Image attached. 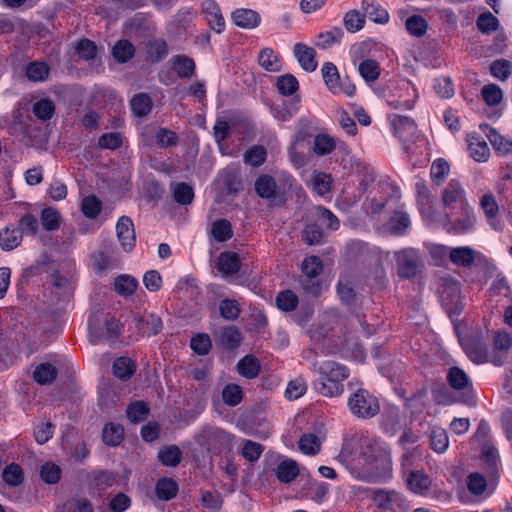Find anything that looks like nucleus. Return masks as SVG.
<instances>
[{"label": "nucleus", "mask_w": 512, "mask_h": 512, "mask_svg": "<svg viewBox=\"0 0 512 512\" xmlns=\"http://www.w3.org/2000/svg\"><path fill=\"white\" fill-rule=\"evenodd\" d=\"M325 85L333 94H339L342 89L337 67L332 62H326L321 68Z\"/></svg>", "instance_id": "28"}, {"label": "nucleus", "mask_w": 512, "mask_h": 512, "mask_svg": "<svg viewBox=\"0 0 512 512\" xmlns=\"http://www.w3.org/2000/svg\"><path fill=\"white\" fill-rule=\"evenodd\" d=\"M471 206L466 197V190L458 180H450V213L455 215L456 209Z\"/></svg>", "instance_id": "25"}, {"label": "nucleus", "mask_w": 512, "mask_h": 512, "mask_svg": "<svg viewBox=\"0 0 512 512\" xmlns=\"http://www.w3.org/2000/svg\"><path fill=\"white\" fill-rule=\"evenodd\" d=\"M371 500L377 508L387 512H408L409 509L406 498L395 490L375 489Z\"/></svg>", "instance_id": "6"}, {"label": "nucleus", "mask_w": 512, "mask_h": 512, "mask_svg": "<svg viewBox=\"0 0 512 512\" xmlns=\"http://www.w3.org/2000/svg\"><path fill=\"white\" fill-rule=\"evenodd\" d=\"M126 414L130 422L139 423L148 416L149 407L143 401H136L128 406Z\"/></svg>", "instance_id": "56"}, {"label": "nucleus", "mask_w": 512, "mask_h": 512, "mask_svg": "<svg viewBox=\"0 0 512 512\" xmlns=\"http://www.w3.org/2000/svg\"><path fill=\"white\" fill-rule=\"evenodd\" d=\"M315 391L325 397H338L344 391L343 381L349 376V370L343 364L325 360L313 363Z\"/></svg>", "instance_id": "2"}, {"label": "nucleus", "mask_w": 512, "mask_h": 512, "mask_svg": "<svg viewBox=\"0 0 512 512\" xmlns=\"http://www.w3.org/2000/svg\"><path fill=\"white\" fill-rule=\"evenodd\" d=\"M424 247L429 253L431 264L439 267L445 266L448 260V248L445 245L426 242Z\"/></svg>", "instance_id": "38"}, {"label": "nucleus", "mask_w": 512, "mask_h": 512, "mask_svg": "<svg viewBox=\"0 0 512 512\" xmlns=\"http://www.w3.org/2000/svg\"><path fill=\"white\" fill-rule=\"evenodd\" d=\"M112 371L121 380L129 379L135 372V365L128 357H119L113 362Z\"/></svg>", "instance_id": "40"}, {"label": "nucleus", "mask_w": 512, "mask_h": 512, "mask_svg": "<svg viewBox=\"0 0 512 512\" xmlns=\"http://www.w3.org/2000/svg\"><path fill=\"white\" fill-rule=\"evenodd\" d=\"M430 484V478L422 471H410L406 475V485L415 494L426 495Z\"/></svg>", "instance_id": "24"}, {"label": "nucleus", "mask_w": 512, "mask_h": 512, "mask_svg": "<svg viewBox=\"0 0 512 512\" xmlns=\"http://www.w3.org/2000/svg\"><path fill=\"white\" fill-rule=\"evenodd\" d=\"M302 272L308 278L302 283L303 289L312 295H317L320 292V284L317 276L321 273L323 265L322 261L317 256L306 257L302 262Z\"/></svg>", "instance_id": "9"}, {"label": "nucleus", "mask_w": 512, "mask_h": 512, "mask_svg": "<svg viewBox=\"0 0 512 512\" xmlns=\"http://www.w3.org/2000/svg\"><path fill=\"white\" fill-rule=\"evenodd\" d=\"M234 436L217 427H204L198 434L196 441L201 446L215 452L221 449H231L233 447Z\"/></svg>", "instance_id": "7"}, {"label": "nucleus", "mask_w": 512, "mask_h": 512, "mask_svg": "<svg viewBox=\"0 0 512 512\" xmlns=\"http://www.w3.org/2000/svg\"><path fill=\"white\" fill-rule=\"evenodd\" d=\"M336 147V142L333 137L328 134H318L314 138L313 150L315 154L324 156L330 154Z\"/></svg>", "instance_id": "52"}, {"label": "nucleus", "mask_w": 512, "mask_h": 512, "mask_svg": "<svg viewBox=\"0 0 512 512\" xmlns=\"http://www.w3.org/2000/svg\"><path fill=\"white\" fill-rule=\"evenodd\" d=\"M243 398V392L237 384H227L222 390V399L228 406L238 405Z\"/></svg>", "instance_id": "60"}, {"label": "nucleus", "mask_w": 512, "mask_h": 512, "mask_svg": "<svg viewBox=\"0 0 512 512\" xmlns=\"http://www.w3.org/2000/svg\"><path fill=\"white\" fill-rule=\"evenodd\" d=\"M359 464L349 467L353 478L370 483L387 482L392 477V457L380 438L364 437L359 445Z\"/></svg>", "instance_id": "1"}, {"label": "nucleus", "mask_w": 512, "mask_h": 512, "mask_svg": "<svg viewBox=\"0 0 512 512\" xmlns=\"http://www.w3.org/2000/svg\"><path fill=\"white\" fill-rule=\"evenodd\" d=\"M90 486L99 494L104 493L116 482V476L107 471L93 472L88 476Z\"/></svg>", "instance_id": "33"}, {"label": "nucleus", "mask_w": 512, "mask_h": 512, "mask_svg": "<svg viewBox=\"0 0 512 512\" xmlns=\"http://www.w3.org/2000/svg\"><path fill=\"white\" fill-rule=\"evenodd\" d=\"M469 155L477 162H486L490 157V149L486 141L476 132L467 134Z\"/></svg>", "instance_id": "18"}, {"label": "nucleus", "mask_w": 512, "mask_h": 512, "mask_svg": "<svg viewBox=\"0 0 512 512\" xmlns=\"http://www.w3.org/2000/svg\"><path fill=\"white\" fill-rule=\"evenodd\" d=\"M137 327L144 335H156L162 329V321L160 317L150 314L139 318L137 320Z\"/></svg>", "instance_id": "36"}, {"label": "nucleus", "mask_w": 512, "mask_h": 512, "mask_svg": "<svg viewBox=\"0 0 512 512\" xmlns=\"http://www.w3.org/2000/svg\"><path fill=\"white\" fill-rule=\"evenodd\" d=\"M411 225L409 215L403 211H395L389 218L388 222L383 225L384 233L403 236L407 233Z\"/></svg>", "instance_id": "17"}, {"label": "nucleus", "mask_w": 512, "mask_h": 512, "mask_svg": "<svg viewBox=\"0 0 512 512\" xmlns=\"http://www.w3.org/2000/svg\"><path fill=\"white\" fill-rule=\"evenodd\" d=\"M405 27L411 35L421 37L427 31V22L422 16L412 15L407 18Z\"/></svg>", "instance_id": "63"}, {"label": "nucleus", "mask_w": 512, "mask_h": 512, "mask_svg": "<svg viewBox=\"0 0 512 512\" xmlns=\"http://www.w3.org/2000/svg\"><path fill=\"white\" fill-rule=\"evenodd\" d=\"M391 124L394 134L399 138L402 144L420 132L417 129L415 122L407 116L395 114L391 118Z\"/></svg>", "instance_id": "15"}, {"label": "nucleus", "mask_w": 512, "mask_h": 512, "mask_svg": "<svg viewBox=\"0 0 512 512\" xmlns=\"http://www.w3.org/2000/svg\"><path fill=\"white\" fill-rule=\"evenodd\" d=\"M457 213H450V233L464 235L472 232L476 223V216L472 206L456 209Z\"/></svg>", "instance_id": "10"}, {"label": "nucleus", "mask_w": 512, "mask_h": 512, "mask_svg": "<svg viewBox=\"0 0 512 512\" xmlns=\"http://www.w3.org/2000/svg\"><path fill=\"white\" fill-rule=\"evenodd\" d=\"M373 189L375 190V193L373 194V192L371 191L367 197V210H369L372 215H379L386 205L385 199L382 194L386 193L389 187L388 185L378 183L374 186Z\"/></svg>", "instance_id": "31"}, {"label": "nucleus", "mask_w": 512, "mask_h": 512, "mask_svg": "<svg viewBox=\"0 0 512 512\" xmlns=\"http://www.w3.org/2000/svg\"><path fill=\"white\" fill-rule=\"evenodd\" d=\"M479 129L485 134L492 147L499 155L512 154V140L498 133V131L488 124H480Z\"/></svg>", "instance_id": "14"}, {"label": "nucleus", "mask_w": 512, "mask_h": 512, "mask_svg": "<svg viewBox=\"0 0 512 512\" xmlns=\"http://www.w3.org/2000/svg\"><path fill=\"white\" fill-rule=\"evenodd\" d=\"M254 186L257 195L261 198L270 199L275 197L277 194L276 182L270 175H260L256 179Z\"/></svg>", "instance_id": "34"}, {"label": "nucleus", "mask_w": 512, "mask_h": 512, "mask_svg": "<svg viewBox=\"0 0 512 512\" xmlns=\"http://www.w3.org/2000/svg\"><path fill=\"white\" fill-rule=\"evenodd\" d=\"M173 71L180 77L189 79L194 75L195 63L186 55H177L170 59Z\"/></svg>", "instance_id": "32"}, {"label": "nucleus", "mask_w": 512, "mask_h": 512, "mask_svg": "<svg viewBox=\"0 0 512 512\" xmlns=\"http://www.w3.org/2000/svg\"><path fill=\"white\" fill-rule=\"evenodd\" d=\"M343 32L340 28H332L329 31L318 34V42L316 45L325 50L332 47L334 44L339 43Z\"/></svg>", "instance_id": "57"}, {"label": "nucleus", "mask_w": 512, "mask_h": 512, "mask_svg": "<svg viewBox=\"0 0 512 512\" xmlns=\"http://www.w3.org/2000/svg\"><path fill=\"white\" fill-rule=\"evenodd\" d=\"M258 62L262 68L269 72H278L281 69V63L271 48H264L260 51Z\"/></svg>", "instance_id": "44"}, {"label": "nucleus", "mask_w": 512, "mask_h": 512, "mask_svg": "<svg viewBox=\"0 0 512 512\" xmlns=\"http://www.w3.org/2000/svg\"><path fill=\"white\" fill-rule=\"evenodd\" d=\"M23 236L16 227H5L0 230V248L3 251H12L22 242Z\"/></svg>", "instance_id": "29"}, {"label": "nucleus", "mask_w": 512, "mask_h": 512, "mask_svg": "<svg viewBox=\"0 0 512 512\" xmlns=\"http://www.w3.org/2000/svg\"><path fill=\"white\" fill-rule=\"evenodd\" d=\"M474 405L473 385L468 374L457 366H450V404Z\"/></svg>", "instance_id": "5"}, {"label": "nucleus", "mask_w": 512, "mask_h": 512, "mask_svg": "<svg viewBox=\"0 0 512 512\" xmlns=\"http://www.w3.org/2000/svg\"><path fill=\"white\" fill-rule=\"evenodd\" d=\"M2 478L9 486H19L24 479L23 470L18 464L12 463L4 468Z\"/></svg>", "instance_id": "54"}, {"label": "nucleus", "mask_w": 512, "mask_h": 512, "mask_svg": "<svg viewBox=\"0 0 512 512\" xmlns=\"http://www.w3.org/2000/svg\"><path fill=\"white\" fill-rule=\"evenodd\" d=\"M398 273L401 277L411 278L416 275L420 254L414 248H406L396 253Z\"/></svg>", "instance_id": "12"}, {"label": "nucleus", "mask_w": 512, "mask_h": 512, "mask_svg": "<svg viewBox=\"0 0 512 512\" xmlns=\"http://www.w3.org/2000/svg\"><path fill=\"white\" fill-rule=\"evenodd\" d=\"M276 304L280 310L293 311L298 305V297L293 291L285 290L277 295Z\"/></svg>", "instance_id": "64"}, {"label": "nucleus", "mask_w": 512, "mask_h": 512, "mask_svg": "<svg viewBox=\"0 0 512 512\" xmlns=\"http://www.w3.org/2000/svg\"><path fill=\"white\" fill-rule=\"evenodd\" d=\"M134 46L127 40L118 41L112 50L113 57L120 63H125L134 55Z\"/></svg>", "instance_id": "58"}, {"label": "nucleus", "mask_w": 512, "mask_h": 512, "mask_svg": "<svg viewBox=\"0 0 512 512\" xmlns=\"http://www.w3.org/2000/svg\"><path fill=\"white\" fill-rule=\"evenodd\" d=\"M276 87L281 95L290 96L298 90L299 83L292 74H284L277 78Z\"/></svg>", "instance_id": "50"}, {"label": "nucleus", "mask_w": 512, "mask_h": 512, "mask_svg": "<svg viewBox=\"0 0 512 512\" xmlns=\"http://www.w3.org/2000/svg\"><path fill=\"white\" fill-rule=\"evenodd\" d=\"M57 369L51 363H41L36 366L33 372L34 380L41 384L51 383L57 376Z\"/></svg>", "instance_id": "43"}, {"label": "nucleus", "mask_w": 512, "mask_h": 512, "mask_svg": "<svg viewBox=\"0 0 512 512\" xmlns=\"http://www.w3.org/2000/svg\"><path fill=\"white\" fill-rule=\"evenodd\" d=\"M266 157V149L263 146L255 145L245 152L243 161L245 164L258 167L265 162Z\"/></svg>", "instance_id": "55"}, {"label": "nucleus", "mask_w": 512, "mask_h": 512, "mask_svg": "<svg viewBox=\"0 0 512 512\" xmlns=\"http://www.w3.org/2000/svg\"><path fill=\"white\" fill-rule=\"evenodd\" d=\"M240 259L232 252L221 253L217 261V269L223 276L234 275L240 270Z\"/></svg>", "instance_id": "30"}, {"label": "nucleus", "mask_w": 512, "mask_h": 512, "mask_svg": "<svg viewBox=\"0 0 512 512\" xmlns=\"http://www.w3.org/2000/svg\"><path fill=\"white\" fill-rule=\"evenodd\" d=\"M41 224L46 231L57 230L61 224L60 213L52 207L44 208L41 212Z\"/></svg>", "instance_id": "47"}, {"label": "nucleus", "mask_w": 512, "mask_h": 512, "mask_svg": "<svg viewBox=\"0 0 512 512\" xmlns=\"http://www.w3.org/2000/svg\"><path fill=\"white\" fill-rule=\"evenodd\" d=\"M138 287V281L127 274L118 276L114 282L115 291L124 297L132 295Z\"/></svg>", "instance_id": "42"}, {"label": "nucleus", "mask_w": 512, "mask_h": 512, "mask_svg": "<svg viewBox=\"0 0 512 512\" xmlns=\"http://www.w3.org/2000/svg\"><path fill=\"white\" fill-rule=\"evenodd\" d=\"M26 75L34 82L44 81L49 75V67L43 62H31L26 68Z\"/></svg>", "instance_id": "59"}, {"label": "nucleus", "mask_w": 512, "mask_h": 512, "mask_svg": "<svg viewBox=\"0 0 512 512\" xmlns=\"http://www.w3.org/2000/svg\"><path fill=\"white\" fill-rule=\"evenodd\" d=\"M476 259V252L469 246L450 247V262L456 266L469 268Z\"/></svg>", "instance_id": "23"}, {"label": "nucleus", "mask_w": 512, "mask_h": 512, "mask_svg": "<svg viewBox=\"0 0 512 512\" xmlns=\"http://www.w3.org/2000/svg\"><path fill=\"white\" fill-rule=\"evenodd\" d=\"M101 210L102 203L94 195L85 197L81 202V211L87 218L95 219Z\"/></svg>", "instance_id": "61"}, {"label": "nucleus", "mask_w": 512, "mask_h": 512, "mask_svg": "<svg viewBox=\"0 0 512 512\" xmlns=\"http://www.w3.org/2000/svg\"><path fill=\"white\" fill-rule=\"evenodd\" d=\"M331 177L323 172L315 173L311 179V188L319 196L327 195L331 190Z\"/></svg>", "instance_id": "51"}, {"label": "nucleus", "mask_w": 512, "mask_h": 512, "mask_svg": "<svg viewBox=\"0 0 512 512\" xmlns=\"http://www.w3.org/2000/svg\"><path fill=\"white\" fill-rule=\"evenodd\" d=\"M293 53L302 69L307 72H313L317 68L316 51L314 48L309 47L302 43H297L294 46Z\"/></svg>", "instance_id": "20"}, {"label": "nucleus", "mask_w": 512, "mask_h": 512, "mask_svg": "<svg viewBox=\"0 0 512 512\" xmlns=\"http://www.w3.org/2000/svg\"><path fill=\"white\" fill-rule=\"evenodd\" d=\"M157 457L164 466L175 467L181 462L182 452L178 446L169 445L160 449Z\"/></svg>", "instance_id": "39"}, {"label": "nucleus", "mask_w": 512, "mask_h": 512, "mask_svg": "<svg viewBox=\"0 0 512 512\" xmlns=\"http://www.w3.org/2000/svg\"><path fill=\"white\" fill-rule=\"evenodd\" d=\"M178 492V484L171 478H162L155 485V494L160 500H171Z\"/></svg>", "instance_id": "37"}, {"label": "nucleus", "mask_w": 512, "mask_h": 512, "mask_svg": "<svg viewBox=\"0 0 512 512\" xmlns=\"http://www.w3.org/2000/svg\"><path fill=\"white\" fill-rule=\"evenodd\" d=\"M417 200L420 212L427 225L434 226L445 224L448 216L446 207L448 201V189L442 191L441 200H434L424 182L416 183Z\"/></svg>", "instance_id": "4"}, {"label": "nucleus", "mask_w": 512, "mask_h": 512, "mask_svg": "<svg viewBox=\"0 0 512 512\" xmlns=\"http://www.w3.org/2000/svg\"><path fill=\"white\" fill-rule=\"evenodd\" d=\"M275 474L281 483H290L298 476L299 468L295 461L284 460L277 466Z\"/></svg>", "instance_id": "35"}, {"label": "nucleus", "mask_w": 512, "mask_h": 512, "mask_svg": "<svg viewBox=\"0 0 512 512\" xmlns=\"http://www.w3.org/2000/svg\"><path fill=\"white\" fill-rule=\"evenodd\" d=\"M300 99L293 98L290 100L282 101L271 108V113L275 119L281 122H286L292 119L299 111Z\"/></svg>", "instance_id": "21"}, {"label": "nucleus", "mask_w": 512, "mask_h": 512, "mask_svg": "<svg viewBox=\"0 0 512 512\" xmlns=\"http://www.w3.org/2000/svg\"><path fill=\"white\" fill-rule=\"evenodd\" d=\"M233 23L244 29H253L260 24L259 14L251 9H237L232 13Z\"/></svg>", "instance_id": "26"}, {"label": "nucleus", "mask_w": 512, "mask_h": 512, "mask_svg": "<svg viewBox=\"0 0 512 512\" xmlns=\"http://www.w3.org/2000/svg\"><path fill=\"white\" fill-rule=\"evenodd\" d=\"M22 236H35L38 232L39 223L36 216L32 214H25L18 220V227Z\"/></svg>", "instance_id": "62"}, {"label": "nucleus", "mask_w": 512, "mask_h": 512, "mask_svg": "<svg viewBox=\"0 0 512 512\" xmlns=\"http://www.w3.org/2000/svg\"><path fill=\"white\" fill-rule=\"evenodd\" d=\"M116 233L123 249L127 252L131 251L136 242L134 225L128 216L119 218L116 224Z\"/></svg>", "instance_id": "16"}, {"label": "nucleus", "mask_w": 512, "mask_h": 512, "mask_svg": "<svg viewBox=\"0 0 512 512\" xmlns=\"http://www.w3.org/2000/svg\"><path fill=\"white\" fill-rule=\"evenodd\" d=\"M123 428L118 424L109 423L103 428L102 438L105 444L117 446L123 440Z\"/></svg>", "instance_id": "46"}, {"label": "nucleus", "mask_w": 512, "mask_h": 512, "mask_svg": "<svg viewBox=\"0 0 512 512\" xmlns=\"http://www.w3.org/2000/svg\"><path fill=\"white\" fill-rule=\"evenodd\" d=\"M123 329L122 323L117 319H109L105 322L103 336L97 333L96 328L89 327V338L90 342L94 345L98 344L102 339L112 340L118 337Z\"/></svg>", "instance_id": "22"}, {"label": "nucleus", "mask_w": 512, "mask_h": 512, "mask_svg": "<svg viewBox=\"0 0 512 512\" xmlns=\"http://www.w3.org/2000/svg\"><path fill=\"white\" fill-rule=\"evenodd\" d=\"M358 72L366 82H374L379 78L380 66L375 60L368 59L358 64Z\"/></svg>", "instance_id": "49"}, {"label": "nucleus", "mask_w": 512, "mask_h": 512, "mask_svg": "<svg viewBox=\"0 0 512 512\" xmlns=\"http://www.w3.org/2000/svg\"><path fill=\"white\" fill-rule=\"evenodd\" d=\"M450 317L459 315L464 308L463 296L460 293V285L457 281H450Z\"/></svg>", "instance_id": "53"}, {"label": "nucleus", "mask_w": 512, "mask_h": 512, "mask_svg": "<svg viewBox=\"0 0 512 512\" xmlns=\"http://www.w3.org/2000/svg\"><path fill=\"white\" fill-rule=\"evenodd\" d=\"M479 206L485 215L488 225L495 231H502L504 223L498 217L500 209L495 196L491 192L485 193L480 198Z\"/></svg>", "instance_id": "13"}, {"label": "nucleus", "mask_w": 512, "mask_h": 512, "mask_svg": "<svg viewBox=\"0 0 512 512\" xmlns=\"http://www.w3.org/2000/svg\"><path fill=\"white\" fill-rule=\"evenodd\" d=\"M130 105L136 116L143 117L151 111L152 100L147 94L139 93L131 99Z\"/></svg>", "instance_id": "45"}, {"label": "nucleus", "mask_w": 512, "mask_h": 512, "mask_svg": "<svg viewBox=\"0 0 512 512\" xmlns=\"http://www.w3.org/2000/svg\"><path fill=\"white\" fill-rule=\"evenodd\" d=\"M361 8L365 17L379 24H386L389 21V13L375 0H362Z\"/></svg>", "instance_id": "27"}, {"label": "nucleus", "mask_w": 512, "mask_h": 512, "mask_svg": "<svg viewBox=\"0 0 512 512\" xmlns=\"http://www.w3.org/2000/svg\"><path fill=\"white\" fill-rule=\"evenodd\" d=\"M202 10L210 28L216 33H221L225 28V21L215 0H204Z\"/></svg>", "instance_id": "19"}, {"label": "nucleus", "mask_w": 512, "mask_h": 512, "mask_svg": "<svg viewBox=\"0 0 512 512\" xmlns=\"http://www.w3.org/2000/svg\"><path fill=\"white\" fill-rule=\"evenodd\" d=\"M348 406L358 418H371L379 411L377 399L364 389L357 390L349 399Z\"/></svg>", "instance_id": "8"}, {"label": "nucleus", "mask_w": 512, "mask_h": 512, "mask_svg": "<svg viewBox=\"0 0 512 512\" xmlns=\"http://www.w3.org/2000/svg\"><path fill=\"white\" fill-rule=\"evenodd\" d=\"M237 371L241 376L253 379L259 374L260 365L253 356L247 355L237 363Z\"/></svg>", "instance_id": "41"}, {"label": "nucleus", "mask_w": 512, "mask_h": 512, "mask_svg": "<svg viewBox=\"0 0 512 512\" xmlns=\"http://www.w3.org/2000/svg\"><path fill=\"white\" fill-rule=\"evenodd\" d=\"M453 328L459 344L467 354L468 358L477 364L489 361L487 337L479 327H468L466 322L455 321Z\"/></svg>", "instance_id": "3"}, {"label": "nucleus", "mask_w": 512, "mask_h": 512, "mask_svg": "<svg viewBox=\"0 0 512 512\" xmlns=\"http://www.w3.org/2000/svg\"><path fill=\"white\" fill-rule=\"evenodd\" d=\"M402 145L413 165H422L428 160V141L421 132Z\"/></svg>", "instance_id": "11"}, {"label": "nucleus", "mask_w": 512, "mask_h": 512, "mask_svg": "<svg viewBox=\"0 0 512 512\" xmlns=\"http://www.w3.org/2000/svg\"><path fill=\"white\" fill-rule=\"evenodd\" d=\"M431 448L439 454L446 452L448 448V433L445 429L434 427L430 434Z\"/></svg>", "instance_id": "48"}]
</instances>
